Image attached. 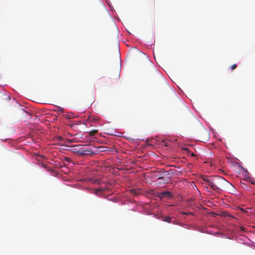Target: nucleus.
Listing matches in <instances>:
<instances>
[{
	"label": "nucleus",
	"mask_w": 255,
	"mask_h": 255,
	"mask_svg": "<svg viewBox=\"0 0 255 255\" xmlns=\"http://www.w3.org/2000/svg\"><path fill=\"white\" fill-rule=\"evenodd\" d=\"M64 160L65 161L68 162H71L72 161L71 159L68 157H65Z\"/></svg>",
	"instance_id": "obj_8"
},
{
	"label": "nucleus",
	"mask_w": 255,
	"mask_h": 255,
	"mask_svg": "<svg viewBox=\"0 0 255 255\" xmlns=\"http://www.w3.org/2000/svg\"><path fill=\"white\" fill-rule=\"evenodd\" d=\"M162 178H163V177H158V179H162Z\"/></svg>",
	"instance_id": "obj_15"
},
{
	"label": "nucleus",
	"mask_w": 255,
	"mask_h": 255,
	"mask_svg": "<svg viewBox=\"0 0 255 255\" xmlns=\"http://www.w3.org/2000/svg\"><path fill=\"white\" fill-rule=\"evenodd\" d=\"M89 120L92 122H94L95 121H97L98 119L96 118H89Z\"/></svg>",
	"instance_id": "obj_9"
},
{
	"label": "nucleus",
	"mask_w": 255,
	"mask_h": 255,
	"mask_svg": "<svg viewBox=\"0 0 255 255\" xmlns=\"http://www.w3.org/2000/svg\"><path fill=\"white\" fill-rule=\"evenodd\" d=\"M98 130L93 129L89 132V135L90 136H94L95 134H96L98 133Z\"/></svg>",
	"instance_id": "obj_6"
},
{
	"label": "nucleus",
	"mask_w": 255,
	"mask_h": 255,
	"mask_svg": "<svg viewBox=\"0 0 255 255\" xmlns=\"http://www.w3.org/2000/svg\"><path fill=\"white\" fill-rule=\"evenodd\" d=\"M237 65L236 64H234L233 65H232L231 68H232V70H233L235 69H236L237 68Z\"/></svg>",
	"instance_id": "obj_10"
},
{
	"label": "nucleus",
	"mask_w": 255,
	"mask_h": 255,
	"mask_svg": "<svg viewBox=\"0 0 255 255\" xmlns=\"http://www.w3.org/2000/svg\"><path fill=\"white\" fill-rule=\"evenodd\" d=\"M163 221L165 222L171 223V218L169 216H165L163 217Z\"/></svg>",
	"instance_id": "obj_5"
},
{
	"label": "nucleus",
	"mask_w": 255,
	"mask_h": 255,
	"mask_svg": "<svg viewBox=\"0 0 255 255\" xmlns=\"http://www.w3.org/2000/svg\"><path fill=\"white\" fill-rule=\"evenodd\" d=\"M82 145H76L75 147L79 148V150L76 152L80 156H85L87 155L93 154L94 152L91 148L83 149Z\"/></svg>",
	"instance_id": "obj_2"
},
{
	"label": "nucleus",
	"mask_w": 255,
	"mask_h": 255,
	"mask_svg": "<svg viewBox=\"0 0 255 255\" xmlns=\"http://www.w3.org/2000/svg\"><path fill=\"white\" fill-rule=\"evenodd\" d=\"M66 118H68V119H71L72 118V116L71 115H67L66 116Z\"/></svg>",
	"instance_id": "obj_12"
},
{
	"label": "nucleus",
	"mask_w": 255,
	"mask_h": 255,
	"mask_svg": "<svg viewBox=\"0 0 255 255\" xmlns=\"http://www.w3.org/2000/svg\"><path fill=\"white\" fill-rule=\"evenodd\" d=\"M245 186H246L245 184H243L242 187L245 188Z\"/></svg>",
	"instance_id": "obj_13"
},
{
	"label": "nucleus",
	"mask_w": 255,
	"mask_h": 255,
	"mask_svg": "<svg viewBox=\"0 0 255 255\" xmlns=\"http://www.w3.org/2000/svg\"><path fill=\"white\" fill-rule=\"evenodd\" d=\"M171 193L168 191H164L160 193L159 195V197L163 198L170 195Z\"/></svg>",
	"instance_id": "obj_3"
},
{
	"label": "nucleus",
	"mask_w": 255,
	"mask_h": 255,
	"mask_svg": "<svg viewBox=\"0 0 255 255\" xmlns=\"http://www.w3.org/2000/svg\"><path fill=\"white\" fill-rule=\"evenodd\" d=\"M59 111H63L62 108H60V109H59Z\"/></svg>",
	"instance_id": "obj_14"
},
{
	"label": "nucleus",
	"mask_w": 255,
	"mask_h": 255,
	"mask_svg": "<svg viewBox=\"0 0 255 255\" xmlns=\"http://www.w3.org/2000/svg\"><path fill=\"white\" fill-rule=\"evenodd\" d=\"M130 193L136 196L138 195L140 193V191L139 189H131Z\"/></svg>",
	"instance_id": "obj_4"
},
{
	"label": "nucleus",
	"mask_w": 255,
	"mask_h": 255,
	"mask_svg": "<svg viewBox=\"0 0 255 255\" xmlns=\"http://www.w3.org/2000/svg\"><path fill=\"white\" fill-rule=\"evenodd\" d=\"M206 187H210L215 191H222L225 189L228 182L223 177L220 176H216L211 178H204Z\"/></svg>",
	"instance_id": "obj_1"
},
{
	"label": "nucleus",
	"mask_w": 255,
	"mask_h": 255,
	"mask_svg": "<svg viewBox=\"0 0 255 255\" xmlns=\"http://www.w3.org/2000/svg\"><path fill=\"white\" fill-rule=\"evenodd\" d=\"M164 142V145L165 146H168V143L167 141H163Z\"/></svg>",
	"instance_id": "obj_11"
},
{
	"label": "nucleus",
	"mask_w": 255,
	"mask_h": 255,
	"mask_svg": "<svg viewBox=\"0 0 255 255\" xmlns=\"http://www.w3.org/2000/svg\"><path fill=\"white\" fill-rule=\"evenodd\" d=\"M102 191V189H100V188H96V189H94V193L96 195H98L99 193L101 191Z\"/></svg>",
	"instance_id": "obj_7"
}]
</instances>
